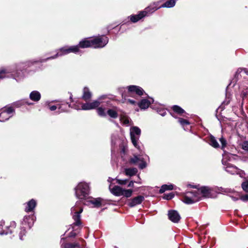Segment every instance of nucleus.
<instances>
[{"instance_id": "nucleus-61", "label": "nucleus", "mask_w": 248, "mask_h": 248, "mask_svg": "<svg viewBox=\"0 0 248 248\" xmlns=\"http://www.w3.org/2000/svg\"><path fill=\"white\" fill-rule=\"evenodd\" d=\"M190 186L191 187L194 188H197V186H194V185H190Z\"/></svg>"}, {"instance_id": "nucleus-37", "label": "nucleus", "mask_w": 248, "mask_h": 248, "mask_svg": "<svg viewBox=\"0 0 248 248\" xmlns=\"http://www.w3.org/2000/svg\"><path fill=\"white\" fill-rule=\"evenodd\" d=\"M242 68H239L235 72L234 76V78L233 79V80H234L235 82H236L238 80V79L239 78V77H241L240 73L242 72Z\"/></svg>"}, {"instance_id": "nucleus-51", "label": "nucleus", "mask_w": 248, "mask_h": 248, "mask_svg": "<svg viewBox=\"0 0 248 248\" xmlns=\"http://www.w3.org/2000/svg\"><path fill=\"white\" fill-rule=\"evenodd\" d=\"M77 233L74 231H72L69 233V237H75L77 236Z\"/></svg>"}, {"instance_id": "nucleus-60", "label": "nucleus", "mask_w": 248, "mask_h": 248, "mask_svg": "<svg viewBox=\"0 0 248 248\" xmlns=\"http://www.w3.org/2000/svg\"><path fill=\"white\" fill-rule=\"evenodd\" d=\"M21 104H19V103H16L14 104V106H15L16 107H18L19 105H21Z\"/></svg>"}, {"instance_id": "nucleus-27", "label": "nucleus", "mask_w": 248, "mask_h": 248, "mask_svg": "<svg viewBox=\"0 0 248 248\" xmlns=\"http://www.w3.org/2000/svg\"><path fill=\"white\" fill-rule=\"evenodd\" d=\"M101 198H92V200L87 201V202L92 203L95 208H99L101 207L100 204Z\"/></svg>"}, {"instance_id": "nucleus-2", "label": "nucleus", "mask_w": 248, "mask_h": 248, "mask_svg": "<svg viewBox=\"0 0 248 248\" xmlns=\"http://www.w3.org/2000/svg\"><path fill=\"white\" fill-rule=\"evenodd\" d=\"M75 195L79 200H86L89 195L90 188L88 185L85 183H79L75 188Z\"/></svg>"}, {"instance_id": "nucleus-29", "label": "nucleus", "mask_w": 248, "mask_h": 248, "mask_svg": "<svg viewBox=\"0 0 248 248\" xmlns=\"http://www.w3.org/2000/svg\"><path fill=\"white\" fill-rule=\"evenodd\" d=\"M124 172L126 175L133 176L137 174L138 170L135 168H127L125 169Z\"/></svg>"}, {"instance_id": "nucleus-59", "label": "nucleus", "mask_w": 248, "mask_h": 248, "mask_svg": "<svg viewBox=\"0 0 248 248\" xmlns=\"http://www.w3.org/2000/svg\"><path fill=\"white\" fill-rule=\"evenodd\" d=\"M243 71L247 75H248V70L246 68H242Z\"/></svg>"}, {"instance_id": "nucleus-31", "label": "nucleus", "mask_w": 248, "mask_h": 248, "mask_svg": "<svg viewBox=\"0 0 248 248\" xmlns=\"http://www.w3.org/2000/svg\"><path fill=\"white\" fill-rule=\"evenodd\" d=\"M173 189V186L172 185H163L161 186L160 189L159 190V193L162 194L166 190H171Z\"/></svg>"}, {"instance_id": "nucleus-49", "label": "nucleus", "mask_w": 248, "mask_h": 248, "mask_svg": "<svg viewBox=\"0 0 248 248\" xmlns=\"http://www.w3.org/2000/svg\"><path fill=\"white\" fill-rule=\"evenodd\" d=\"M107 203H108V201L107 200L101 198V202H100L101 207L102 206L105 205Z\"/></svg>"}, {"instance_id": "nucleus-16", "label": "nucleus", "mask_w": 248, "mask_h": 248, "mask_svg": "<svg viewBox=\"0 0 248 248\" xmlns=\"http://www.w3.org/2000/svg\"><path fill=\"white\" fill-rule=\"evenodd\" d=\"M36 205L37 202L36 201L32 199L27 203L25 211L26 212H32Z\"/></svg>"}, {"instance_id": "nucleus-62", "label": "nucleus", "mask_w": 248, "mask_h": 248, "mask_svg": "<svg viewBox=\"0 0 248 248\" xmlns=\"http://www.w3.org/2000/svg\"><path fill=\"white\" fill-rule=\"evenodd\" d=\"M25 103L27 104L28 105H31L33 104V103H29L28 102H25Z\"/></svg>"}, {"instance_id": "nucleus-1", "label": "nucleus", "mask_w": 248, "mask_h": 248, "mask_svg": "<svg viewBox=\"0 0 248 248\" xmlns=\"http://www.w3.org/2000/svg\"><path fill=\"white\" fill-rule=\"evenodd\" d=\"M108 42V37L105 35H99L92 39L84 38L79 42L78 46L79 49L88 47L102 48Z\"/></svg>"}, {"instance_id": "nucleus-63", "label": "nucleus", "mask_w": 248, "mask_h": 248, "mask_svg": "<svg viewBox=\"0 0 248 248\" xmlns=\"http://www.w3.org/2000/svg\"><path fill=\"white\" fill-rule=\"evenodd\" d=\"M238 200V198H234V201H236V200Z\"/></svg>"}, {"instance_id": "nucleus-12", "label": "nucleus", "mask_w": 248, "mask_h": 248, "mask_svg": "<svg viewBox=\"0 0 248 248\" xmlns=\"http://www.w3.org/2000/svg\"><path fill=\"white\" fill-rule=\"evenodd\" d=\"M15 229V222H11L10 226L5 227L4 229H2V230L0 231V234L3 235L12 234L14 232Z\"/></svg>"}, {"instance_id": "nucleus-17", "label": "nucleus", "mask_w": 248, "mask_h": 248, "mask_svg": "<svg viewBox=\"0 0 248 248\" xmlns=\"http://www.w3.org/2000/svg\"><path fill=\"white\" fill-rule=\"evenodd\" d=\"M146 16L145 14L142 11H140L138 15H131L130 17V21L133 23H136L139 21L143 17Z\"/></svg>"}, {"instance_id": "nucleus-42", "label": "nucleus", "mask_w": 248, "mask_h": 248, "mask_svg": "<svg viewBox=\"0 0 248 248\" xmlns=\"http://www.w3.org/2000/svg\"><path fill=\"white\" fill-rule=\"evenodd\" d=\"M242 188L246 192H248V181H246L242 183Z\"/></svg>"}, {"instance_id": "nucleus-26", "label": "nucleus", "mask_w": 248, "mask_h": 248, "mask_svg": "<svg viewBox=\"0 0 248 248\" xmlns=\"http://www.w3.org/2000/svg\"><path fill=\"white\" fill-rule=\"evenodd\" d=\"M209 143L213 147L215 148H218L219 147V145L215 139V137L213 135H210L209 138Z\"/></svg>"}, {"instance_id": "nucleus-54", "label": "nucleus", "mask_w": 248, "mask_h": 248, "mask_svg": "<svg viewBox=\"0 0 248 248\" xmlns=\"http://www.w3.org/2000/svg\"><path fill=\"white\" fill-rule=\"evenodd\" d=\"M127 186L129 187H134V182L133 181H131L129 183Z\"/></svg>"}, {"instance_id": "nucleus-32", "label": "nucleus", "mask_w": 248, "mask_h": 248, "mask_svg": "<svg viewBox=\"0 0 248 248\" xmlns=\"http://www.w3.org/2000/svg\"><path fill=\"white\" fill-rule=\"evenodd\" d=\"M97 114L102 117H106L107 116V112H106V108L102 106H99L96 109Z\"/></svg>"}, {"instance_id": "nucleus-45", "label": "nucleus", "mask_w": 248, "mask_h": 248, "mask_svg": "<svg viewBox=\"0 0 248 248\" xmlns=\"http://www.w3.org/2000/svg\"><path fill=\"white\" fill-rule=\"evenodd\" d=\"M128 181V180H127V179H124V180H121V179H116V182L118 184L121 185H125L127 183Z\"/></svg>"}, {"instance_id": "nucleus-35", "label": "nucleus", "mask_w": 248, "mask_h": 248, "mask_svg": "<svg viewBox=\"0 0 248 248\" xmlns=\"http://www.w3.org/2000/svg\"><path fill=\"white\" fill-rule=\"evenodd\" d=\"M133 192V190L132 189H123L122 196H124L126 198H129L132 196Z\"/></svg>"}, {"instance_id": "nucleus-20", "label": "nucleus", "mask_w": 248, "mask_h": 248, "mask_svg": "<svg viewBox=\"0 0 248 248\" xmlns=\"http://www.w3.org/2000/svg\"><path fill=\"white\" fill-rule=\"evenodd\" d=\"M74 214H75L73 216V218L75 222L71 225L73 229L74 228L75 226H79L82 224L80 215L75 213H74Z\"/></svg>"}, {"instance_id": "nucleus-10", "label": "nucleus", "mask_w": 248, "mask_h": 248, "mask_svg": "<svg viewBox=\"0 0 248 248\" xmlns=\"http://www.w3.org/2000/svg\"><path fill=\"white\" fill-rule=\"evenodd\" d=\"M70 53L68 46H65L59 49V51L54 56L48 57L46 59V61L54 59L59 56H62Z\"/></svg>"}, {"instance_id": "nucleus-57", "label": "nucleus", "mask_w": 248, "mask_h": 248, "mask_svg": "<svg viewBox=\"0 0 248 248\" xmlns=\"http://www.w3.org/2000/svg\"><path fill=\"white\" fill-rule=\"evenodd\" d=\"M121 152L123 153L124 154H125L126 153V149L124 146H123Z\"/></svg>"}, {"instance_id": "nucleus-4", "label": "nucleus", "mask_w": 248, "mask_h": 248, "mask_svg": "<svg viewBox=\"0 0 248 248\" xmlns=\"http://www.w3.org/2000/svg\"><path fill=\"white\" fill-rule=\"evenodd\" d=\"M15 109L13 107H5L0 110V121L4 122L13 116Z\"/></svg>"}, {"instance_id": "nucleus-56", "label": "nucleus", "mask_w": 248, "mask_h": 248, "mask_svg": "<svg viewBox=\"0 0 248 248\" xmlns=\"http://www.w3.org/2000/svg\"><path fill=\"white\" fill-rule=\"evenodd\" d=\"M68 93L70 94V100L71 102H74V100L73 98L72 93L70 92H69Z\"/></svg>"}, {"instance_id": "nucleus-47", "label": "nucleus", "mask_w": 248, "mask_h": 248, "mask_svg": "<svg viewBox=\"0 0 248 248\" xmlns=\"http://www.w3.org/2000/svg\"><path fill=\"white\" fill-rule=\"evenodd\" d=\"M240 199L243 202H248V194H245L244 195H242Z\"/></svg>"}, {"instance_id": "nucleus-55", "label": "nucleus", "mask_w": 248, "mask_h": 248, "mask_svg": "<svg viewBox=\"0 0 248 248\" xmlns=\"http://www.w3.org/2000/svg\"><path fill=\"white\" fill-rule=\"evenodd\" d=\"M159 114L162 116H164L166 115V112L164 110H162L159 111Z\"/></svg>"}, {"instance_id": "nucleus-33", "label": "nucleus", "mask_w": 248, "mask_h": 248, "mask_svg": "<svg viewBox=\"0 0 248 248\" xmlns=\"http://www.w3.org/2000/svg\"><path fill=\"white\" fill-rule=\"evenodd\" d=\"M171 116H172L173 117L175 118H178V122L183 126H184L185 125H187L190 124V122L184 118H180V117H175L173 114L171 113Z\"/></svg>"}, {"instance_id": "nucleus-11", "label": "nucleus", "mask_w": 248, "mask_h": 248, "mask_svg": "<svg viewBox=\"0 0 248 248\" xmlns=\"http://www.w3.org/2000/svg\"><path fill=\"white\" fill-rule=\"evenodd\" d=\"M144 200V196L139 195L131 199V202L128 203L129 207H133L137 205L140 204Z\"/></svg>"}, {"instance_id": "nucleus-23", "label": "nucleus", "mask_w": 248, "mask_h": 248, "mask_svg": "<svg viewBox=\"0 0 248 248\" xmlns=\"http://www.w3.org/2000/svg\"><path fill=\"white\" fill-rule=\"evenodd\" d=\"M41 95L40 93L37 91H32L30 94V98L32 101L38 102L41 99Z\"/></svg>"}, {"instance_id": "nucleus-58", "label": "nucleus", "mask_w": 248, "mask_h": 248, "mask_svg": "<svg viewBox=\"0 0 248 248\" xmlns=\"http://www.w3.org/2000/svg\"><path fill=\"white\" fill-rule=\"evenodd\" d=\"M27 62V65H28V66H30L31 65H32L33 64V63L34 62Z\"/></svg>"}, {"instance_id": "nucleus-48", "label": "nucleus", "mask_w": 248, "mask_h": 248, "mask_svg": "<svg viewBox=\"0 0 248 248\" xmlns=\"http://www.w3.org/2000/svg\"><path fill=\"white\" fill-rule=\"evenodd\" d=\"M75 207H73L72 208H71V211L72 212H74L75 211V213H77L78 214H79V215H80V214L83 211V208H80V209L79 211H76V209H75Z\"/></svg>"}, {"instance_id": "nucleus-24", "label": "nucleus", "mask_w": 248, "mask_h": 248, "mask_svg": "<svg viewBox=\"0 0 248 248\" xmlns=\"http://www.w3.org/2000/svg\"><path fill=\"white\" fill-rule=\"evenodd\" d=\"M123 188L118 186H114L111 190V193L116 196H120L123 195Z\"/></svg>"}, {"instance_id": "nucleus-19", "label": "nucleus", "mask_w": 248, "mask_h": 248, "mask_svg": "<svg viewBox=\"0 0 248 248\" xmlns=\"http://www.w3.org/2000/svg\"><path fill=\"white\" fill-rule=\"evenodd\" d=\"M107 114H108L111 118H117L119 116L117 107H114L112 108L108 109L107 111Z\"/></svg>"}, {"instance_id": "nucleus-9", "label": "nucleus", "mask_w": 248, "mask_h": 248, "mask_svg": "<svg viewBox=\"0 0 248 248\" xmlns=\"http://www.w3.org/2000/svg\"><path fill=\"white\" fill-rule=\"evenodd\" d=\"M168 218L173 223H178L181 219V217L178 212L174 210H170L168 211Z\"/></svg>"}, {"instance_id": "nucleus-39", "label": "nucleus", "mask_w": 248, "mask_h": 248, "mask_svg": "<svg viewBox=\"0 0 248 248\" xmlns=\"http://www.w3.org/2000/svg\"><path fill=\"white\" fill-rule=\"evenodd\" d=\"M222 164L223 165L226 166V167L225 168V170L226 171H227V172H229L230 171V170H229V169H230V168H233L234 170L237 169V168L235 166H234V165H232V164L227 163L226 162L224 163L223 161H222Z\"/></svg>"}, {"instance_id": "nucleus-40", "label": "nucleus", "mask_w": 248, "mask_h": 248, "mask_svg": "<svg viewBox=\"0 0 248 248\" xmlns=\"http://www.w3.org/2000/svg\"><path fill=\"white\" fill-rule=\"evenodd\" d=\"M174 197V194L173 192L169 194H164L163 198L164 199L169 200L172 199Z\"/></svg>"}, {"instance_id": "nucleus-8", "label": "nucleus", "mask_w": 248, "mask_h": 248, "mask_svg": "<svg viewBox=\"0 0 248 248\" xmlns=\"http://www.w3.org/2000/svg\"><path fill=\"white\" fill-rule=\"evenodd\" d=\"M160 1L154 2L151 4L149 6L146 7L143 12L145 14V16H147L149 14L153 13V12L156 11L157 9L161 8L160 5H159Z\"/></svg>"}, {"instance_id": "nucleus-53", "label": "nucleus", "mask_w": 248, "mask_h": 248, "mask_svg": "<svg viewBox=\"0 0 248 248\" xmlns=\"http://www.w3.org/2000/svg\"><path fill=\"white\" fill-rule=\"evenodd\" d=\"M57 108V106L55 105L49 106V109L51 111H54V110H56Z\"/></svg>"}, {"instance_id": "nucleus-14", "label": "nucleus", "mask_w": 248, "mask_h": 248, "mask_svg": "<svg viewBox=\"0 0 248 248\" xmlns=\"http://www.w3.org/2000/svg\"><path fill=\"white\" fill-rule=\"evenodd\" d=\"M92 97V93L90 91L89 88L87 87H84L83 89V94L81 96V98L87 102L91 100Z\"/></svg>"}, {"instance_id": "nucleus-6", "label": "nucleus", "mask_w": 248, "mask_h": 248, "mask_svg": "<svg viewBox=\"0 0 248 248\" xmlns=\"http://www.w3.org/2000/svg\"><path fill=\"white\" fill-rule=\"evenodd\" d=\"M211 189L208 186H203L198 189V191L187 192L186 194L192 195L193 197H197L199 194L198 191H200L202 196L205 198H209L211 195Z\"/></svg>"}, {"instance_id": "nucleus-30", "label": "nucleus", "mask_w": 248, "mask_h": 248, "mask_svg": "<svg viewBox=\"0 0 248 248\" xmlns=\"http://www.w3.org/2000/svg\"><path fill=\"white\" fill-rule=\"evenodd\" d=\"M219 140L221 142V149L224 151V155H227L228 154H229L228 152L224 150L227 144V140L223 136H222L220 138H219Z\"/></svg>"}, {"instance_id": "nucleus-13", "label": "nucleus", "mask_w": 248, "mask_h": 248, "mask_svg": "<svg viewBox=\"0 0 248 248\" xmlns=\"http://www.w3.org/2000/svg\"><path fill=\"white\" fill-rule=\"evenodd\" d=\"M34 223L33 216H25L21 225L26 226L28 229L31 228Z\"/></svg>"}, {"instance_id": "nucleus-28", "label": "nucleus", "mask_w": 248, "mask_h": 248, "mask_svg": "<svg viewBox=\"0 0 248 248\" xmlns=\"http://www.w3.org/2000/svg\"><path fill=\"white\" fill-rule=\"evenodd\" d=\"M176 0H167L165 2L160 5L161 8H172L176 3Z\"/></svg>"}, {"instance_id": "nucleus-25", "label": "nucleus", "mask_w": 248, "mask_h": 248, "mask_svg": "<svg viewBox=\"0 0 248 248\" xmlns=\"http://www.w3.org/2000/svg\"><path fill=\"white\" fill-rule=\"evenodd\" d=\"M171 108L174 111V112L180 115L185 116V115L183 114L184 113H186L184 109L178 105H173L171 107Z\"/></svg>"}, {"instance_id": "nucleus-21", "label": "nucleus", "mask_w": 248, "mask_h": 248, "mask_svg": "<svg viewBox=\"0 0 248 248\" xmlns=\"http://www.w3.org/2000/svg\"><path fill=\"white\" fill-rule=\"evenodd\" d=\"M27 228L26 226L21 225L18 231L19 239L21 240H24L26 238L27 232L26 231Z\"/></svg>"}, {"instance_id": "nucleus-36", "label": "nucleus", "mask_w": 248, "mask_h": 248, "mask_svg": "<svg viewBox=\"0 0 248 248\" xmlns=\"http://www.w3.org/2000/svg\"><path fill=\"white\" fill-rule=\"evenodd\" d=\"M69 53H77L80 51V49L79 48L78 46H68Z\"/></svg>"}, {"instance_id": "nucleus-34", "label": "nucleus", "mask_w": 248, "mask_h": 248, "mask_svg": "<svg viewBox=\"0 0 248 248\" xmlns=\"http://www.w3.org/2000/svg\"><path fill=\"white\" fill-rule=\"evenodd\" d=\"M182 201L184 202L187 204H192L196 201L187 195H185Z\"/></svg>"}, {"instance_id": "nucleus-15", "label": "nucleus", "mask_w": 248, "mask_h": 248, "mask_svg": "<svg viewBox=\"0 0 248 248\" xmlns=\"http://www.w3.org/2000/svg\"><path fill=\"white\" fill-rule=\"evenodd\" d=\"M83 244L82 245V247L78 243H66L62 245V248H82L85 247V241L83 239H81Z\"/></svg>"}, {"instance_id": "nucleus-46", "label": "nucleus", "mask_w": 248, "mask_h": 248, "mask_svg": "<svg viewBox=\"0 0 248 248\" xmlns=\"http://www.w3.org/2000/svg\"><path fill=\"white\" fill-rule=\"evenodd\" d=\"M123 98H124L125 100L127 101V103H129V104H131V105H136L138 103H137V102L133 99H126V97L124 98V97H123Z\"/></svg>"}, {"instance_id": "nucleus-50", "label": "nucleus", "mask_w": 248, "mask_h": 248, "mask_svg": "<svg viewBox=\"0 0 248 248\" xmlns=\"http://www.w3.org/2000/svg\"><path fill=\"white\" fill-rule=\"evenodd\" d=\"M67 104H68V106L70 108H74L77 109H78V106L77 105H76V104H73V106H71V104H68V103H67Z\"/></svg>"}, {"instance_id": "nucleus-7", "label": "nucleus", "mask_w": 248, "mask_h": 248, "mask_svg": "<svg viewBox=\"0 0 248 248\" xmlns=\"http://www.w3.org/2000/svg\"><path fill=\"white\" fill-rule=\"evenodd\" d=\"M141 133V130L140 128L137 126H133L131 128V131L130 132V136L131 141L133 145L137 148L139 149L140 146L138 145L137 140L139 138H136L135 134L140 136Z\"/></svg>"}, {"instance_id": "nucleus-5", "label": "nucleus", "mask_w": 248, "mask_h": 248, "mask_svg": "<svg viewBox=\"0 0 248 248\" xmlns=\"http://www.w3.org/2000/svg\"><path fill=\"white\" fill-rule=\"evenodd\" d=\"M106 98V95H102L100 96L98 100H94L92 102H86L82 104L81 108L83 110H90L97 108L100 106L101 102L99 101Z\"/></svg>"}, {"instance_id": "nucleus-52", "label": "nucleus", "mask_w": 248, "mask_h": 248, "mask_svg": "<svg viewBox=\"0 0 248 248\" xmlns=\"http://www.w3.org/2000/svg\"><path fill=\"white\" fill-rule=\"evenodd\" d=\"M6 73V70L4 69H2L0 70V78H4L3 76H2V74H5Z\"/></svg>"}, {"instance_id": "nucleus-43", "label": "nucleus", "mask_w": 248, "mask_h": 248, "mask_svg": "<svg viewBox=\"0 0 248 248\" xmlns=\"http://www.w3.org/2000/svg\"><path fill=\"white\" fill-rule=\"evenodd\" d=\"M120 119L123 121V123L125 124H128L129 123V119L127 116H121Z\"/></svg>"}, {"instance_id": "nucleus-44", "label": "nucleus", "mask_w": 248, "mask_h": 248, "mask_svg": "<svg viewBox=\"0 0 248 248\" xmlns=\"http://www.w3.org/2000/svg\"><path fill=\"white\" fill-rule=\"evenodd\" d=\"M242 149L248 152V141H244L242 144Z\"/></svg>"}, {"instance_id": "nucleus-38", "label": "nucleus", "mask_w": 248, "mask_h": 248, "mask_svg": "<svg viewBox=\"0 0 248 248\" xmlns=\"http://www.w3.org/2000/svg\"><path fill=\"white\" fill-rule=\"evenodd\" d=\"M140 158L137 155H134V157L130 158L129 162L131 164H136L139 161H140Z\"/></svg>"}, {"instance_id": "nucleus-22", "label": "nucleus", "mask_w": 248, "mask_h": 248, "mask_svg": "<svg viewBox=\"0 0 248 248\" xmlns=\"http://www.w3.org/2000/svg\"><path fill=\"white\" fill-rule=\"evenodd\" d=\"M151 104V102L147 99H142L137 104L141 109L147 108Z\"/></svg>"}, {"instance_id": "nucleus-18", "label": "nucleus", "mask_w": 248, "mask_h": 248, "mask_svg": "<svg viewBox=\"0 0 248 248\" xmlns=\"http://www.w3.org/2000/svg\"><path fill=\"white\" fill-rule=\"evenodd\" d=\"M146 16L145 14L142 11H140L138 15H131L130 17V21L133 23H136L139 21L143 17Z\"/></svg>"}, {"instance_id": "nucleus-41", "label": "nucleus", "mask_w": 248, "mask_h": 248, "mask_svg": "<svg viewBox=\"0 0 248 248\" xmlns=\"http://www.w3.org/2000/svg\"><path fill=\"white\" fill-rule=\"evenodd\" d=\"M141 163L139 165V168L140 169H143L145 168L147 166V163L146 161H145L143 158H141L140 159Z\"/></svg>"}, {"instance_id": "nucleus-3", "label": "nucleus", "mask_w": 248, "mask_h": 248, "mask_svg": "<svg viewBox=\"0 0 248 248\" xmlns=\"http://www.w3.org/2000/svg\"><path fill=\"white\" fill-rule=\"evenodd\" d=\"M127 91L124 92L122 94V97L132 96L133 93H135L139 96H141L143 94L144 92L143 89L138 86L136 85H130L127 87Z\"/></svg>"}]
</instances>
